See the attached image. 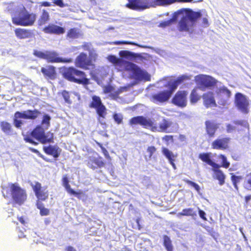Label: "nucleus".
Listing matches in <instances>:
<instances>
[{
  "label": "nucleus",
  "mask_w": 251,
  "mask_h": 251,
  "mask_svg": "<svg viewBox=\"0 0 251 251\" xmlns=\"http://www.w3.org/2000/svg\"><path fill=\"white\" fill-rule=\"evenodd\" d=\"M201 16L200 12H194L190 9H181L175 12L171 19L160 23L159 26H169L180 18L177 25L178 30L180 32L189 31Z\"/></svg>",
  "instance_id": "f257e3e1"
},
{
  "label": "nucleus",
  "mask_w": 251,
  "mask_h": 251,
  "mask_svg": "<svg viewBox=\"0 0 251 251\" xmlns=\"http://www.w3.org/2000/svg\"><path fill=\"white\" fill-rule=\"evenodd\" d=\"M131 126L140 125L145 128H150L153 131H159L165 133H172L176 131L178 128L177 124L169 119H163L159 123V127L150 118L142 116H138L132 118L129 121Z\"/></svg>",
  "instance_id": "f03ea898"
},
{
  "label": "nucleus",
  "mask_w": 251,
  "mask_h": 251,
  "mask_svg": "<svg viewBox=\"0 0 251 251\" xmlns=\"http://www.w3.org/2000/svg\"><path fill=\"white\" fill-rule=\"evenodd\" d=\"M108 60L115 66L124 67L125 70L131 71V77L136 80H149L150 75L146 72L141 70L137 65L130 62L123 60L114 55H109L107 57Z\"/></svg>",
  "instance_id": "7ed1b4c3"
},
{
  "label": "nucleus",
  "mask_w": 251,
  "mask_h": 251,
  "mask_svg": "<svg viewBox=\"0 0 251 251\" xmlns=\"http://www.w3.org/2000/svg\"><path fill=\"white\" fill-rule=\"evenodd\" d=\"M191 78L187 75H182L176 79L171 80L168 82L169 90L160 91L152 95V98L154 103H162L168 101L171 97L178 86L185 80H189Z\"/></svg>",
  "instance_id": "20e7f679"
},
{
  "label": "nucleus",
  "mask_w": 251,
  "mask_h": 251,
  "mask_svg": "<svg viewBox=\"0 0 251 251\" xmlns=\"http://www.w3.org/2000/svg\"><path fill=\"white\" fill-rule=\"evenodd\" d=\"M2 195L4 198L7 197L8 191H10V195L14 202L22 205L26 199V194L25 190L21 188L17 184L9 183L7 187L2 186Z\"/></svg>",
  "instance_id": "39448f33"
},
{
  "label": "nucleus",
  "mask_w": 251,
  "mask_h": 251,
  "mask_svg": "<svg viewBox=\"0 0 251 251\" xmlns=\"http://www.w3.org/2000/svg\"><path fill=\"white\" fill-rule=\"evenodd\" d=\"M63 77L69 81L86 85L89 83L85 73L74 67L65 68L61 71Z\"/></svg>",
  "instance_id": "423d86ee"
},
{
  "label": "nucleus",
  "mask_w": 251,
  "mask_h": 251,
  "mask_svg": "<svg viewBox=\"0 0 251 251\" xmlns=\"http://www.w3.org/2000/svg\"><path fill=\"white\" fill-rule=\"evenodd\" d=\"M33 54L40 59H46L49 62L70 63L73 61L71 58H62L58 56V54L54 51L46 50L42 51L34 50H33Z\"/></svg>",
  "instance_id": "0eeeda50"
},
{
  "label": "nucleus",
  "mask_w": 251,
  "mask_h": 251,
  "mask_svg": "<svg viewBox=\"0 0 251 251\" xmlns=\"http://www.w3.org/2000/svg\"><path fill=\"white\" fill-rule=\"evenodd\" d=\"M33 138L44 144L47 142H51L52 141L53 136L51 134V137L48 138V136L45 134L44 128L39 126L31 131L30 136L25 137L24 140L26 142L31 143L34 145H37L38 143L35 142Z\"/></svg>",
  "instance_id": "6e6552de"
},
{
  "label": "nucleus",
  "mask_w": 251,
  "mask_h": 251,
  "mask_svg": "<svg viewBox=\"0 0 251 251\" xmlns=\"http://www.w3.org/2000/svg\"><path fill=\"white\" fill-rule=\"evenodd\" d=\"M36 19V15L29 13L25 7L19 14V16L12 18L13 24L22 26H31L33 25Z\"/></svg>",
  "instance_id": "1a4fd4ad"
},
{
  "label": "nucleus",
  "mask_w": 251,
  "mask_h": 251,
  "mask_svg": "<svg viewBox=\"0 0 251 251\" xmlns=\"http://www.w3.org/2000/svg\"><path fill=\"white\" fill-rule=\"evenodd\" d=\"M39 114L40 112L37 109L27 110L22 112L17 111L14 114V126L17 128H20L23 124L22 121L18 119L34 120Z\"/></svg>",
  "instance_id": "9d476101"
},
{
  "label": "nucleus",
  "mask_w": 251,
  "mask_h": 251,
  "mask_svg": "<svg viewBox=\"0 0 251 251\" xmlns=\"http://www.w3.org/2000/svg\"><path fill=\"white\" fill-rule=\"evenodd\" d=\"M195 80L200 88L204 90L206 88L214 87L218 81L214 77L205 75H199L195 77Z\"/></svg>",
  "instance_id": "9b49d317"
},
{
  "label": "nucleus",
  "mask_w": 251,
  "mask_h": 251,
  "mask_svg": "<svg viewBox=\"0 0 251 251\" xmlns=\"http://www.w3.org/2000/svg\"><path fill=\"white\" fill-rule=\"evenodd\" d=\"M234 103L238 109L244 114L249 111V100L247 97L241 93H237L235 95Z\"/></svg>",
  "instance_id": "f8f14e48"
},
{
  "label": "nucleus",
  "mask_w": 251,
  "mask_h": 251,
  "mask_svg": "<svg viewBox=\"0 0 251 251\" xmlns=\"http://www.w3.org/2000/svg\"><path fill=\"white\" fill-rule=\"evenodd\" d=\"M217 97L219 99L218 103L222 105H225L231 96V93L227 88L224 85L219 86L216 90Z\"/></svg>",
  "instance_id": "ddd939ff"
},
{
  "label": "nucleus",
  "mask_w": 251,
  "mask_h": 251,
  "mask_svg": "<svg viewBox=\"0 0 251 251\" xmlns=\"http://www.w3.org/2000/svg\"><path fill=\"white\" fill-rule=\"evenodd\" d=\"M126 7L135 10H142L151 6L147 0H127Z\"/></svg>",
  "instance_id": "4468645a"
},
{
  "label": "nucleus",
  "mask_w": 251,
  "mask_h": 251,
  "mask_svg": "<svg viewBox=\"0 0 251 251\" xmlns=\"http://www.w3.org/2000/svg\"><path fill=\"white\" fill-rule=\"evenodd\" d=\"M188 93L185 91H179L172 100V102L180 107H184L187 105V96Z\"/></svg>",
  "instance_id": "2eb2a0df"
},
{
  "label": "nucleus",
  "mask_w": 251,
  "mask_h": 251,
  "mask_svg": "<svg viewBox=\"0 0 251 251\" xmlns=\"http://www.w3.org/2000/svg\"><path fill=\"white\" fill-rule=\"evenodd\" d=\"M75 63L76 67L83 69H88V67L92 65L91 60L88 58L87 55L83 52L81 53L77 57Z\"/></svg>",
  "instance_id": "dca6fc26"
},
{
  "label": "nucleus",
  "mask_w": 251,
  "mask_h": 251,
  "mask_svg": "<svg viewBox=\"0 0 251 251\" xmlns=\"http://www.w3.org/2000/svg\"><path fill=\"white\" fill-rule=\"evenodd\" d=\"M41 71L47 79L54 80L56 78L55 68L52 66H47L46 67H42Z\"/></svg>",
  "instance_id": "f3484780"
},
{
  "label": "nucleus",
  "mask_w": 251,
  "mask_h": 251,
  "mask_svg": "<svg viewBox=\"0 0 251 251\" xmlns=\"http://www.w3.org/2000/svg\"><path fill=\"white\" fill-rule=\"evenodd\" d=\"M43 31L46 33L61 34L65 32L64 27L54 24H50L43 29Z\"/></svg>",
  "instance_id": "a211bd4d"
},
{
  "label": "nucleus",
  "mask_w": 251,
  "mask_h": 251,
  "mask_svg": "<svg viewBox=\"0 0 251 251\" xmlns=\"http://www.w3.org/2000/svg\"><path fill=\"white\" fill-rule=\"evenodd\" d=\"M121 59H127L131 61H136L141 58V55L129 50H121L119 53Z\"/></svg>",
  "instance_id": "6ab92c4d"
},
{
  "label": "nucleus",
  "mask_w": 251,
  "mask_h": 251,
  "mask_svg": "<svg viewBox=\"0 0 251 251\" xmlns=\"http://www.w3.org/2000/svg\"><path fill=\"white\" fill-rule=\"evenodd\" d=\"M204 105L206 107L216 106V103L212 92L205 93L202 96Z\"/></svg>",
  "instance_id": "aec40b11"
},
{
  "label": "nucleus",
  "mask_w": 251,
  "mask_h": 251,
  "mask_svg": "<svg viewBox=\"0 0 251 251\" xmlns=\"http://www.w3.org/2000/svg\"><path fill=\"white\" fill-rule=\"evenodd\" d=\"M43 149L47 154L53 156L55 158L59 157L61 151L57 146L49 145L48 147H44Z\"/></svg>",
  "instance_id": "412c9836"
},
{
  "label": "nucleus",
  "mask_w": 251,
  "mask_h": 251,
  "mask_svg": "<svg viewBox=\"0 0 251 251\" xmlns=\"http://www.w3.org/2000/svg\"><path fill=\"white\" fill-rule=\"evenodd\" d=\"M205 124L207 133L209 137H213L216 131L219 128L218 124L209 121H206Z\"/></svg>",
  "instance_id": "4be33fe9"
},
{
  "label": "nucleus",
  "mask_w": 251,
  "mask_h": 251,
  "mask_svg": "<svg viewBox=\"0 0 251 251\" xmlns=\"http://www.w3.org/2000/svg\"><path fill=\"white\" fill-rule=\"evenodd\" d=\"M229 138H224L215 140L212 144L214 149H225L227 147V144L229 141Z\"/></svg>",
  "instance_id": "5701e85b"
},
{
  "label": "nucleus",
  "mask_w": 251,
  "mask_h": 251,
  "mask_svg": "<svg viewBox=\"0 0 251 251\" xmlns=\"http://www.w3.org/2000/svg\"><path fill=\"white\" fill-rule=\"evenodd\" d=\"M199 158L213 168L217 167L218 164L211 159V153H202L199 154Z\"/></svg>",
  "instance_id": "b1692460"
},
{
  "label": "nucleus",
  "mask_w": 251,
  "mask_h": 251,
  "mask_svg": "<svg viewBox=\"0 0 251 251\" xmlns=\"http://www.w3.org/2000/svg\"><path fill=\"white\" fill-rule=\"evenodd\" d=\"M220 166L218 164L217 167L212 168V171L214 172L215 177L219 181V184L223 185L225 183V175L223 172L219 169Z\"/></svg>",
  "instance_id": "393cba45"
},
{
  "label": "nucleus",
  "mask_w": 251,
  "mask_h": 251,
  "mask_svg": "<svg viewBox=\"0 0 251 251\" xmlns=\"http://www.w3.org/2000/svg\"><path fill=\"white\" fill-rule=\"evenodd\" d=\"M16 35L20 39H25L30 38L32 35V33L30 30L18 28L15 31Z\"/></svg>",
  "instance_id": "a878e982"
},
{
  "label": "nucleus",
  "mask_w": 251,
  "mask_h": 251,
  "mask_svg": "<svg viewBox=\"0 0 251 251\" xmlns=\"http://www.w3.org/2000/svg\"><path fill=\"white\" fill-rule=\"evenodd\" d=\"M176 2H191V1H183L181 0H154L152 5L151 6L161 5L165 6L171 4Z\"/></svg>",
  "instance_id": "bb28decb"
},
{
  "label": "nucleus",
  "mask_w": 251,
  "mask_h": 251,
  "mask_svg": "<svg viewBox=\"0 0 251 251\" xmlns=\"http://www.w3.org/2000/svg\"><path fill=\"white\" fill-rule=\"evenodd\" d=\"M0 127L2 131L6 135L12 134V128L10 124L7 122H1L0 123Z\"/></svg>",
  "instance_id": "cd10ccee"
},
{
  "label": "nucleus",
  "mask_w": 251,
  "mask_h": 251,
  "mask_svg": "<svg viewBox=\"0 0 251 251\" xmlns=\"http://www.w3.org/2000/svg\"><path fill=\"white\" fill-rule=\"evenodd\" d=\"M97 114L99 115L100 118L99 119L100 122L103 124L102 120H101V118L103 119L105 118L107 113L106 109L105 106L102 104L100 106L96 108Z\"/></svg>",
  "instance_id": "c85d7f7f"
},
{
  "label": "nucleus",
  "mask_w": 251,
  "mask_h": 251,
  "mask_svg": "<svg viewBox=\"0 0 251 251\" xmlns=\"http://www.w3.org/2000/svg\"><path fill=\"white\" fill-rule=\"evenodd\" d=\"M79 35V30L76 28H73L68 31L67 36L69 38L74 39L78 38Z\"/></svg>",
  "instance_id": "c756f323"
},
{
  "label": "nucleus",
  "mask_w": 251,
  "mask_h": 251,
  "mask_svg": "<svg viewBox=\"0 0 251 251\" xmlns=\"http://www.w3.org/2000/svg\"><path fill=\"white\" fill-rule=\"evenodd\" d=\"M92 101L90 104V107L91 108H96L101 105L103 104L102 103L100 98L97 96H94L92 98Z\"/></svg>",
  "instance_id": "7c9ffc66"
},
{
  "label": "nucleus",
  "mask_w": 251,
  "mask_h": 251,
  "mask_svg": "<svg viewBox=\"0 0 251 251\" xmlns=\"http://www.w3.org/2000/svg\"><path fill=\"white\" fill-rule=\"evenodd\" d=\"M48 191L46 190V188L43 187V189L38 192L35 196L38 199L41 201L46 200L48 197Z\"/></svg>",
  "instance_id": "2f4dec72"
},
{
  "label": "nucleus",
  "mask_w": 251,
  "mask_h": 251,
  "mask_svg": "<svg viewBox=\"0 0 251 251\" xmlns=\"http://www.w3.org/2000/svg\"><path fill=\"white\" fill-rule=\"evenodd\" d=\"M83 47L84 50H88L89 52V56L91 59H95L97 54L92 49L91 44L88 43H85Z\"/></svg>",
  "instance_id": "473e14b6"
},
{
  "label": "nucleus",
  "mask_w": 251,
  "mask_h": 251,
  "mask_svg": "<svg viewBox=\"0 0 251 251\" xmlns=\"http://www.w3.org/2000/svg\"><path fill=\"white\" fill-rule=\"evenodd\" d=\"M49 18L50 16L49 13L46 10H43L42 14L39 20V25H41L45 24L49 20Z\"/></svg>",
  "instance_id": "72a5a7b5"
},
{
  "label": "nucleus",
  "mask_w": 251,
  "mask_h": 251,
  "mask_svg": "<svg viewBox=\"0 0 251 251\" xmlns=\"http://www.w3.org/2000/svg\"><path fill=\"white\" fill-rule=\"evenodd\" d=\"M162 152L163 154L168 159L169 161L172 160L175 157L173 152L166 148L162 147Z\"/></svg>",
  "instance_id": "f704fd0d"
},
{
  "label": "nucleus",
  "mask_w": 251,
  "mask_h": 251,
  "mask_svg": "<svg viewBox=\"0 0 251 251\" xmlns=\"http://www.w3.org/2000/svg\"><path fill=\"white\" fill-rule=\"evenodd\" d=\"M163 244L167 251L173 250L172 241L167 235L163 236Z\"/></svg>",
  "instance_id": "c9c22d12"
},
{
  "label": "nucleus",
  "mask_w": 251,
  "mask_h": 251,
  "mask_svg": "<svg viewBox=\"0 0 251 251\" xmlns=\"http://www.w3.org/2000/svg\"><path fill=\"white\" fill-rule=\"evenodd\" d=\"M104 91L105 93H111L115 98L117 97L119 94L121 92V91L119 90L115 91V88L110 85L105 87Z\"/></svg>",
  "instance_id": "e433bc0d"
},
{
  "label": "nucleus",
  "mask_w": 251,
  "mask_h": 251,
  "mask_svg": "<svg viewBox=\"0 0 251 251\" xmlns=\"http://www.w3.org/2000/svg\"><path fill=\"white\" fill-rule=\"evenodd\" d=\"M90 161L92 162V163H94L97 167L101 168L104 166V163L101 157H92L90 159Z\"/></svg>",
  "instance_id": "4c0bfd02"
},
{
  "label": "nucleus",
  "mask_w": 251,
  "mask_h": 251,
  "mask_svg": "<svg viewBox=\"0 0 251 251\" xmlns=\"http://www.w3.org/2000/svg\"><path fill=\"white\" fill-rule=\"evenodd\" d=\"M110 44L117 45H121V44H131V45H136V46H137L138 47H140L144 48H149L148 47L146 46H141V45H138L137 44H136L135 43L131 42H128V41H115V42H112Z\"/></svg>",
  "instance_id": "58836bf2"
},
{
  "label": "nucleus",
  "mask_w": 251,
  "mask_h": 251,
  "mask_svg": "<svg viewBox=\"0 0 251 251\" xmlns=\"http://www.w3.org/2000/svg\"><path fill=\"white\" fill-rule=\"evenodd\" d=\"M32 188L35 193V194H38V192L39 191H41L43 189V187L41 186V184L40 183L38 182H35L34 183H31L30 184Z\"/></svg>",
  "instance_id": "ea45409f"
},
{
  "label": "nucleus",
  "mask_w": 251,
  "mask_h": 251,
  "mask_svg": "<svg viewBox=\"0 0 251 251\" xmlns=\"http://www.w3.org/2000/svg\"><path fill=\"white\" fill-rule=\"evenodd\" d=\"M50 117L48 114H45L43 116L42 124L43 126H46V128H47L50 125Z\"/></svg>",
  "instance_id": "a19ab883"
},
{
  "label": "nucleus",
  "mask_w": 251,
  "mask_h": 251,
  "mask_svg": "<svg viewBox=\"0 0 251 251\" xmlns=\"http://www.w3.org/2000/svg\"><path fill=\"white\" fill-rule=\"evenodd\" d=\"M191 102L195 103L199 100V97L197 93L196 90L193 89L190 95Z\"/></svg>",
  "instance_id": "79ce46f5"
},
{
  "label": "nucleus",
  "mask_w": 251,
  "mask_h": 251,
  "mask_svg": "<svg viewBox=\"0 0 251 251\" xmlns=\"http://www.w3.org/2000/svg\"><path fill=\"white\" fill-rule=\"evenodd\" d=\"M113 119L115 122L117 124H120L122 123L123 121V115L120 113H114L113 116Z\"/></svg>",
  "instance_id": "37998d69"
},
{
  "label": "nucleus",
  "mask_w": 251,
  "mask_h": 251,
  "mask_svg": "<svg viewBox=\"0 0 251 251\" xmlns=\"http://www.w3.org/2000/svg\"><path fill=\"white\" fill-rule=\"evenodd\" d=\"M183 212H184V216H196V213L194 211L193 209L191 208H186L183 209Z\"/></svg>",
  "instance_id": "c03bdc74"
},
{
  "label": "nucleus",
  "mask_w": 251,
  "mask_h": 251,
  "mask_svg": "<svg viewBox=\"0 0 251 251\" xmlns=\"http://www.w3.org/2000/svg\"><path fill=\"white\" fill-rule=\"evenodd\" d=\"M186 182L187 184L193 187L199 194H200L201 189L200 186L198 184L189 180H187Z\"/></svg>",
  "instance_id": "a18cd8bd"
},
{
  "label": "nucleus",
  "mask_w": 251,
  "mask_h": 251,
  "mask_svg": "<svg viewBox=\"0 0 251 251\" xmlns=\"http://www.w3.org/2000/svg\"><path fill=\"white\" fill-rule=\"evenodd\" d=\"M220 157L222 160V166L226 168H228L229 167L230 163L227 161L226 157L222 154L220 155Z\"/></svg>",
  "instance_id": "49530a36"
},
{
  "label": "nucleus",
  "mask_w": 251,
  "mask_h": 251,
  "mask_svg": "<svg viewBox=\"0 0 251 251\" xmlns=\"http://www.w3.org/2000/svg\"><path fill=\"white\" fill-rule=\"evenodd\" d=\"M39 203H37V208L40 210V214L42 216H47L49 214V210L45 207H39Z\"/></svg>",
  "instance_id": "de8ad7c7"
},
{
  "label": "nucleus",
  "mask_w": 251,
  "mask_h": 251,
  "mask_svg": "<svg viewBox=\"0 0 251 251\" xmlns=\"http://www.w3.org/2000/svg\"><path fill=\"white\" fill-rule=\"evenodd\" d=\"M66 190H67V191L71 194V195H75V196H76L78 194V193H77L76 192H75L74 190H73V189H72L71 188V186L70 185V184H68V185H66L65 186H64Z\"/></svg>",
  "instance_id": "09e8293b"
},
{
  "label": "nucleus",
  "mask_w": 251,
  "mask_h": 251,
  "mask_svg": "<svg viewBox=\"0 0 251 251\" xmlns=\"http://www.w3.org/2000/svg\"><path fill=\"white\" fill-rule=\"evenodd\" d=\"M66 190H67V191L71 194V195H75V196H76L78 194V193H77L76 192H75L74 190H73V189H72L71 188V186L70 185V184H68V185H66L65 186H64Z\"/></svg>",
  "instance_id": "8fccbe9b"
},
{
  "label": "nucleus",
  "mask_w": 251,
  "mask_h": 251,
  "mask_svg": "<svg viewBox=\"0 0 251 251\" xmlns=\"http://www.w3.org/2000/svg\"><path fill=\"white\" fill-rule=\"evenodd\" d=\"M62 96L63 97L65 101L66 102L70 103V95H69V93L67 91L64 90L62 92Z\"/></svg>",
  "instance_id": "3c124183"
},
{
  "label": "nucleus",
  "mask_w": 251,
  "mask_h": 251,
  "mask_svg": "<svg viewBox=\"0 0 251 251\" xmlns=\"http://www.w3.org/2000/svg\"><path fill=\"white\" fill-rule=\"evenodd\" d=\"M53 2L54 4L60 7H64L65 6H68V4H65L63 2V0H53Z\"/></svg>",
  "instance_id": "603ef678"
},
{
  "label": "nucleus",
  "mask_w": 251,
  "mask_h": 251,
  "mask_svg": "<svg viewBox=\"0 0 251 251\" xmlns=\"http://www.w3.org/2000/svg\"><path fill=\"white\" fill-rule=\"evenodd\" d=\"M234 123L236 125H241L245 127H249V124L248 122L246 121H236L234 122Z\"/></svg>",
  "instance_id": "864d4df0"
},
{
  "label": "nucleus",
  "mask_w": 251,
  "mask_h": 251,
  "mask_svg": "<svg viewBox=\"0 0 251 251\" xmlns=\"http://www.w3.org/2000/svg\"><path fill=\"white\" fill-rule=\"evenodd\" d=\"M162 140L165 141L167 145H168L170 142H173V137L172 135H165L163 137Z\"/></svg>",
  "instance_id": "5fc2aeb1"
},
{
  "label": "nucleus",
  "mask_w": 251,
  "mask_h": 251,
  "mask_svg": "<svg viewBox=\"0 0 251 251\" xmlns=\"http://www.w3.org/2000/svg\"><path fill=\"white\" fill-rule=\"evenodd\" d=\"M198 210H198L199 215L200 217L203 220L207 221V219L205 216V215H206L205 212L204 211H203L202 210H201V209H200L199 208H198Z\"/></svg>",
  "instance_id": "6e6d98bb"
},
{
  "label": "nucleus",
  "mask_w": 251,
  "mask_h": 251,
  "mask_svg": "<svg viewBox=\"0 0 251 251\" xmlns=\"http://www.w3.org/2000/svg\"><path fill=\"white\" fill-rule=\"evenodd\" d=\"M241 177L240 176H236L235 175H232L231 177V180L233 183H237L239 182Z\"/></svg>",
  "instance_id": "4d7b16f0"
},
{
  "label": "nucleus",
  "mask_w": 251,
  "mask_h": 251,
  "mask_svg": "<svg viewBox=\"0 0 251 251\" xmlns=\"http://www.w3.org/2000/svg\"><path fill=\"white\" fill-rule=\"evenodd\" d=\"M236 129V127L231 125L230 124H227L226 126V131L227 133H231Z\"/></svg>",
  "instance_id": "13d9d810"
},
{
  "label": "nucleus",
  "mask_w": 251,
  "mask_h": 251,
  "mask_svg": "<svg viewBox=\"0 0 251 251\" xmlns=\"http://www.w3.org/2000/svg\"><path fill=\"white\" fill-rule=\"evenodd\" d=\"M155 151H156V149L153 146H151V147H148V148L147 149V151L148 152L150 153V157H151L152 155V154Z\"/></svg>",
  "instance_id": "bf43d9fd"
},
{
  "label": "nucleus",
  "mask_w": 251,
  "mask_h": 251,
  "mask_svg": "<svg viewBox=\"0 0 251 251\" xmlns=\"http://www.w3.org/2000/svg\"><path fill=\"white\" fill-rule=\"evenodd\" d=\"M69 184V181L67 176H63L62 178V184L63 186Z\"/></svg>",
  "instance_id": "052dcab7"
},
{
  "label": "nucleus",
  "mask_w": 251,
  "mask_h": 251,
  "mask_svg": "<svg viewBox=\"0 0 251 251\" xmlns=\"http://www.w3.org/2000/svg\"><path fill=\"white\" fill-rule=\"evenodd\" d=\"M29 150L30 151H31L33 152L34 153H37L41 157H42L43 159H44L45 160H47L44 156V155L41 154L36 149H33V148H29Z\"/></svg>",
  "instance_id": "680f3d73"
},
{
  "label": "nucleus",
  "mask_w": 251,
  "mask_h": 251,
  "mask_svg": "<svg viewBox=\"0 0 251 251\" xmlns=\"http://www.w3.org/2000/svg\"><path fill=\"white\" fill-rule=\"evenodd\" d=\"M202 24L205 27H206L208 25V21L207 18H203L202 19Z\"/></svg>",
  "instance_id": "e2e57ef3"
},
{
  "label": "nucleus",
  "mask_w": 251,
  "mask_h": 251,
  "mask_svg": "<svg viewBox=\"0 0 251 251\" xmlns=\"http://www.w3.org/2000/svg\"><path fill=\"white\" fill-rule=\"evenodd\" d=\"M18 236L20 238H23V237H25V235L24 234V231L22 230H21L18 232Z\"/></svg>",
  "instance_id": "0e129e2a"
},
{
  "label": "nucleus",
  "mask_w": 251,
  "mask_h": 251,
  "mask_svg": "<svg viewBox=\"0 0 251 251\" xmlns=\"http://www.w3.org/2000/svg\"><path fill=\"white\" fill-rule=\"evenodd\" d=\"M41 5L43 6L48 7L50 6L51 5V4L48 1H43L41 3Z\"/></svg>",
  "instance_id": "69168bd1"
},
{
  "label": "nucleus",
  "mask_w": 251,
  "mask_h": 251,
  "mask_svg": "<svg viewBox=\"0 0 251 251\" xmlns=\"http://www.w3.org/2000/svg\"><path fill=\"white\" fill-rule=\"evenodd\" d=\"M66 251H76V250L72 246H68L66 249Z\"/></svg>",
  "instance_id": "338daca9"
},
{
  "label": "nucleus",
  "mask_w": 251,
  "mask_h": 251,
  "mask_svg": "<svg viewBox=\"0 0 251 251\" xmlns=\"http://www.w3.org/2000/svg\"><path fill=\"white\" fill-rule=\"evenodd\" d=\"M247 182L251 186V174L248 176Z\"/></svg>",
  "instance_id": "774afa93"
}]
</instances>
